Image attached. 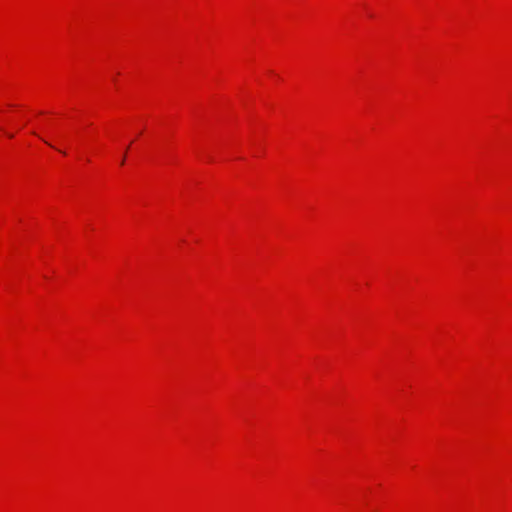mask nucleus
Returning <instances> with one entry per match:
<instances>
[{"label": "nucleus", "mask_w": 512, "mask_h": 512, "mask_svg": "<svg viewBox=\"0 0 512 512\" xmlns=\"http://www.w3.org/2000/svg\"><path fill=\"white\" fill-rule=\"evenodd\" d=\"M44 143H45V144H48V146H51V143H48V141H47V140H44Z\"/></svg>", "instance_id": "nucleus-1"}, {"label": "nucleus", "mask_w": 512, "mask_h": 512, "mask_svg": "<svg viewBox=\"0 0 512 512\" xmlns=\"http://www.w3.org/2000/svg\"><path fill=\"white\" fill-rule=\"evenodd\" d=\"M44 143H45V144H48V146H51V143H48V141H47V140H44Z\"/></svg>", "instance_id": "nucleus-3"}, {"label": "nucleus", "mask_w": 512, "mask_h": 512, "mask_svg": "<svg viewBox=\"0 0 512 512\" xmlns=\"http://www.w3.org/2000/svg\"><path fill=\"white\" fill-rule=\"evenodd\" d=\"M44 143H45V144H48V146H51V143H48V141H47V140H44Z\"/></svg>", "instance_id": "nucleus-2"}]
</instances>
